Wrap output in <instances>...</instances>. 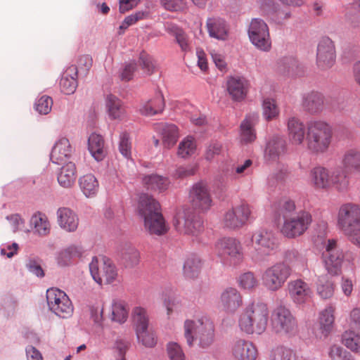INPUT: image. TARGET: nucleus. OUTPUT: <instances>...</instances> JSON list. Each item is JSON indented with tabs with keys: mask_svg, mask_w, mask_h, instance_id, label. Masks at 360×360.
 Segmentation results:
<instances>
[{
	"mask_svg": "<svg viewBox=\"0 0 360 360\" xmlns=\"http://www.w3.org/2000/svg\"><path fill=\"white\" fill-rule=\"evenodd\" d=\"M327 233V221L319 220L316 227V250L321 254V259L328 273L337 276L342 271L344 254L338 248L337 240L328 238Z\"/></svg>",
	"mask_w": 360,
	"mask_h": 360,
	"instance_id": "nucleus-1",
	"label": "nucleus"
},
{
	"mask_svg": "<svg viewBox=\"0 0 360 360\" xmlns=\"http://www.w3.org/2000/svg\"><path fill=\"white\" fill-rule=\"evenodd\" d=\"M269 313L266 303L261 300H254L248 303L240 314L238 326L243 332L248 335H261L267 328Z\"/></svg>",
	"mask_w": 360,
	"mask_h": 360,
	"instance_id": "nucleus-2",
	"label": "nucleus"
},
{
	"mask_svg": "<svg viewBox=\"0 0 360 360\" xmlns=\"http://www.w3.org/2000/svg\"><path fill=\"white\" fill-rule=\"evenodd\" d=\"M159 202L148 194L139 197L138 212L143 219L144 227L150 233L157 236L165 234L169 227L161 214Z\"/></svg>",
	"mask_w": 360,
	"mask_h": 360,
	"instance_id": "nucleus-3",
	"label": "nucleus"
},
{
	"mask_svg": "<svg viewBox=\"0 0 360 360\" xmlns=\"http://www.w3.org/2000/svg\"><path fill=\"white\" fill-rule=\"evenodd\" d=\"M184 335L188 346L193 345L195 340L202 348L210 347L214 341V325L207 316L195 320L186 319L184 323Z\"/></svg>",
	"mask_w": 360,
	"mask_h": 360,
	"instance_id": "nucleus-4",
	"label": "nucleus"
},
{
	"mask_svg": "<svg viewBox=\"0 0 360 360\" xmlns=\"http://www.w3.org/2000/svg\"><path fill=\"white\" fill-rule=\"evenodd\" d=\"M270 329L278 337L290 338L297 335L298 324L290 310L285 306L280 305L272 311Z\"/></svg>",
	"mask_w": 360,
	"mask_h": 360,
	"instance_id": "nucleus-5",
	"label": "nucleus"
},
{
	"mask_svg": "<svg viewBox=\"0 0 360 360\" xmlns=\"http://www.w3.org/2000/svg\"><path fill=\"white\" fill-rule=\"evenodd\" d=\"M251 243L254 247L251 257L255 262L264 260L278 248V240L275 233L266 229L254 231L251 236Z\"/></svg>",
	"mask_w": 360,
	"mask_h": 360,
	"instance_id": "nucleus-6",
	"label": "nucleus"
},
{
	"mask_svg": "<svg viewBox=\"0 0 360 360\" xmlns=\"http://www.w3.org/2000/svg\"><path fill=\"white\" fill-rule=\"evenodd\" d=\"M290 274L291 269L288 264L277 262L264 271L262 283L268 290L276 292L283 287Z\"/></svg>",
	"mask_w": 360,
	"mask_h": 360,
	"instance_id": "nucleus-7",
	"label": "nucleus"
},
{
	"mask_svg": "<svg viewBox=\"0 0 360 360\" xmlns=\"http://www.w3.org/2000/svg\"><path fill=\"white\" fill-rule=\"evenodd\" d=\"M94 280L100 285L114 282L117 278V270L112 262L105 257H94L89 264Z\"/></svg>",
	"mask_w": 360,
	"mask_h": 360,
	"instance_id": "nucleus-8",
	"label": "nucleus"
},
{
	"mask_svg": "<svg viewBox=\"0 0 360 360\" xmlns=\"http://www.w3.org/2000/svg\"><path fill=\"white\" fill-rule=\"evenodd\" d=\"M335 186L339 191L347 190L349 180L345 172H331L324 167H316V189H328Z\"/></svg>",
	"mask_w": 360,
	"mask_h": 360,
	"instance_id": "nucleus-9",
	"label": "nucleus"
},
{
	"mask_svg": "<svg viewBox=\"0 0 360 360\" xmlns=\"http://www.w3.org/2000/svg\"><path fill=\"white\" fill-rule=\"evenodd\" d=\"M46 300L50 310L58 316L67 319L72 316L73 306L65 292L58 288H50L46 291Z\"/></svg>",
	"mask_w": 360,
	"mask_h": 360,
	"instance_id": "nucleus-10",
	"label": "nucleus"
},
{
	"mask_svg": "<svg viewBox=\"0 0 360 360\" xmlns=\"http://www.w3.org/2000/svg\"><path fill=\"white\" fill-rule=\"evenodd\" d=\"M248 37L251 43L262 51H269L271 48V40L267 24L259 18L252 20L248 28Z\"/></svg>",
	"mask_w": 360,
	"mask_h": 360,
	"instance_id": "nucleus-11",
	"label": "nucleus"
},
{
	"mask_svg": "<svg viewBox=\"0 0 360 360\" xmlns=\"http://www.w3.org/2000/svg\"><path fill=\"white\" fill-rule=\"evenodd\" d=\"M311 222V216L307 212H300L293 216L284 214V222L281 229L282 233L293 238L302 235Z\"/></svg>",
	"mask_w": 360,
	"mask_h": 360,
	"instance_id": "nucleus-12",
	"label": "nucleus"
},
{
	"mask_svg": "<svg viewBox=\"0 0 360 360\" xmlns=\"http://www.w3.org/2000/svg\"><path fill=\"white\" fill-rule=\"evenodd\" d=\"M215 251L218 256L229 259L234 265L240 264L244 259L242 245L239 240L234 238H223L215 245Z\"/></svg>",
	"mask_w": 360,
	"mask_h": 360,
	"instance_id": "nucleus-13",
	"label": "nucleus"
},
{
	"mask_svg": "<svg viewBox=\"0 0 360 360\" xmlns=\"http://www.w3.org/2000/svg\"><path fill=\"white\" fill-rule=\"evenodd\" d=\"M338 226L343 233L360 226V206L348 202L342 205L338 213Z\"/></svg>",
	"mask_w": 360,
	"mask_h": 360,
	"instance_id": "nucleus-14",
	"label": "nucleus"
},
{
	"mask_svg": "<svg viewBox=\"0 0 360 360\" xmlns=\"http://www.w3.org/2000/svg\"><path fill=\"white\" fill-rule=\"evenodd\" d=\"M251 214L252 210L250 205L241 202L224 214L223 225L231 230L240 229L250 219Z\"/></svg>",
	"mask_w": 360,
	"mask_h": 360,
	"instance_id": "nucleus-15",
	"label": "nucleus"
},
{
	"mask_svg": "<svg viewBox=\"0 0 360 360\" xmlns=\"http://www.w3.org/2000/svg\"><path fill=\"white\" fill-rule=\"evenodd\" d=\"M336 61V51L333 41L328 37L320 39L316 47V67L326 70L330 69Z\"/></svg>",
	"mask_w": 360,
	"mask_h": 360,
	"instance_id": "nucleus-16",
	"label": "nucleus"
},
{
	"mask_svg": "<svg viewBox=\"0 0 360 360\" xmlns=\"http://www.w3.org/2000/svg\"><path fill=\"white\" fill-rule=\"evenodd\" d=\"M194 213L190 209L179 211L174 219V226L180 233L197 236L202 230V223L194 219Z\"/></svg>",
	"mask_w": 360,
	"mask_h": 360,
	"instance_id": "nucleus-17",
	"label": "nucleus"
},
{
	"mask_svg": "<svg viewBox=\"0 0 360 360\" xmlns=\"http://www.w3.org/2000/svg\"><path fill=\"white\" fill-rule=\"evenodd\" d=\"M190 198L195 209L207 211L212 206V198L205 183L198 182L194 184L190 191Z\"/></svg>",
	"mask_w": 360,
	"mask_h": 360,
	"instance_id": "nucleus-18",
	"label": "nucleus"
},
{
	"mask_svg": "<svg viewBox=\"0 0 360 360\" xmlns=\"http://www.w3.org/2000/svg\"><path fill=\"white\" fill-rule=\"evenodd\" d=\"M242 304V295L236 288L228 287L221 292L219 306L226 313L234 314Z\"/></svg>",
	"mask_w": 360,
	"mask_h": 360,
	"instance_id": "nucleus-19",
	"label": "nucleus"
},
{
	"mask_svg": "<svg viewBox=\"0 0 360 360\" xmlns=\"http://www.w3.org/2000/svg\"><path fill=\"white\" fill-rule=\"evenodd\" d=\"M288 294L292 302L297 304H303L311 300L313 291L306 282L296 279L288 283Z\"/></svg>",
	"mask_w": 360,
	"mask_h": 360,
	"instance_id": "nucleus-20",
	"label": "nucleus"
},
{
	"mask_svg": "<svg viewBox=\"0 0 360 360\" xmlns=\"http://www.w3.org/2000/svg\"><path fill=\"white\" fill-rule=\"evenodd\" d=\"M231 353L236 360H256L258 356L256 346L243 339L237 340L233 343Z\"/></svg>",
	"mask_w": 360,
	"mask_h": 360,
	"instance_id": "nucleus-21",
	"label": "nucleus"
},
{
	"mask_svg": "<svg viewBox=\"0 0 360 360\" xmlns=\"http://www.w3.org/2000/svg\"><path fill=\"white\" fill-rule=\"evenodd\" d=\"M259 116L257 113L246 115L240 125V141L243 144L253 142L256 139V132L254 128L257 122Z\"/></svg>",
	"mask_w": 360,
	"mask_h": 360,
	"instance_id": "nucleus-22",
	"label": "nucleus"
},
{
	"mask_svg": "<svg viewBox=\"0 0 360 360\" xmlns=\"http://www.w3.org/2000/svg\"><path fill=\"white\" fill-rule=\"evenodd\" d=\"M287 151L285 140L278 136H274L267 142L265 150L264 158L267 161H274L284 155Z\"/></svg>",
	"mask_w": 360,
	"mask_h": 360,
	"instance_id": "nucleus-23",
	"label": "nucleus"
},
{
	"mask_svg": "<svg viewBox=\"0 0 360 360\" xmlns=\"http://www.w3.org/2000/svg\"><path fill=\"white\" fill-rule=\"evenodd\" d=\"M332 129L325 122H316V153H325L332 140Z\"/></svg>",
	"mask_w": 360,
	"mask_h": 360,
	"instance_id": "nucleus-24",
	"label": "nucleus"
},
{
	"mask_svg": "<svg viewBox=\"0 0 360 360\" xmlns=\"http://www.w3.org/2000/svg\"><path fill=\"white\" fill-rule=\"evenodd\" d=\"M142 184L147 190L162 193L169 188L170 181L167 176L150 174L142 177Z\"/></svg>",
	"mask_w": 360,
	"mask_h": 360,
	"instance_id": "nucleus-25",
	"label": "nucleus"
},
{
	"mask_svg": "<svg viewBox=\"0 0 360 360\" xmlns=\"http://www.w3.org/2000/svg\"><path fill=\"white\" fill-rule=\"evenodd\" d=\"M58 223L60 228L68 232H74L79 225L77 215L68 207L58 209L57 212Z\"/></svg>",
	"mask_w": 360,
	"mask_h": 360,
	"instance_id": "nucleus-26",
	"label": "nucleus"
},
{
	"mask_svg": "<svg viewBox=\"0 0 360 360\" xmlns=\"http://www.w3.org/2000/svg\"><path fill=\"white\" fill-rule=\"evenodd\" d=\"M206 27L209 35L219 40H226L229 35V27L226 21L220 18H210Z\"/></svg>",
	"mask_w": 360,
	"mask_h": 360,
	"instance_id": "nucleus-27",
	"label": "nucleus"
},
{
	"mask_svg": "<svg viewBox=\"0 0 360 360\" xmlns=\"http://www.w3.org/2000/svg\"><path fill=\"white\" fill-rule=\"evenodd\" d=\"M72 149L66 138L59 139L53 147L51 160L53 163L60 164L67 160L72 155Z\"/></svg>",
	"mask_w": 360,
	"mask_h": 360,
	"instance_id": "nucleus-28",
	"label": "nucleus"
},
{
	"mask_svg": "<svg viewBox=\"0 0 360 360\" xmlns=\"http://www.w3.org/2000/svg\"><path fill=\"white\" fill-rule=\"evenodd\" d=\"M227 90L232 99L241 101L247 95L248 82L242 77H231L227 82Z\"/></svg>",
	"mask_w": 360,
	"mask_h": 360,
	"instance_id": "nucleus-29",
	"label": "nucleus"
},
{
	"mask_svg": "<svg viewBox=\"0 0 360 360\" xmlns=\"http://www.w3.org/2000/svg\"><path fill=\"white\" fill-rule=\"evenodd\" d=\"M78 70L76 65L68 67L60 81V88L62 92L70 95L73 94L77 87Z\"/></svg>",
	"mask_w": 360,
	"mask_h": 360,
	"instance_id": "nucleus-30",
	"label": "nucleus"
},
{
	"mask_svg": "<svg viewBox=\"0 0 360 360\" xmlns=\"http://www.w3.org/2000/svg\"><path fill=\"white\" fill-rule=\"evenodd\" d=\"M105 108L111 120H122L126 115L123 102L111 94H108L105 97Z\"/></svg>",
	"mask_w": 360,
	"mask_h": 360,
	"instance_id": "nucleus-31",
	"label": "nucleus"
},
{
	"mask_svg": "<svg viewBox=\"0 0 360 360\" xmlns=\"http://www.w3.org/2000/svg\"><path fill=\"white\" fill-rule=\"evenodd\" d=\"M165 108V99L162 94L158 93L155 96L143 102L139 111L146 116H153L161 113Z\"/></svg>",
	"mask_w": 360,
	"mask_h": 360,
	"instance_id": "nucleus-32",
	"label": "nucleus"
},
{
	"mask_svg": "<svg viewBox=\"0 0 360 360\" xmlns=\"http://www.w3.org/2000/svg\"><path fill=\"white\" fill-rule=\"evenodd\" d=\"M203 261L196 255H189L184 262L183 274L188 279H195L199 276L203 267Z\"/></svg>",
	"mask_w": 360,
	"mask_h": 360,
	"instance_id": "nucleus-33",
	"label": "nucleus"
},
{
	"mask_svg": "<svg viewBox=\"0 0 360 360\" xmlns=\"http://www.w3.org/2000/svg\"><path fill=\"white\" fill-rule=\"evenodd\" d=\"M155 129L162 132L163 143L165 147L169 148L176 143L179 138V132L176 125L157 123L155 124Z\"/></svg>",
	"mask_w": 360,
	"mask_h": 360,
	"instance_id": "nucleus-34",
	"label": "nucleus"
},
{
	"mask_svg": "<svg viewBox=\"0 0 360 360\" xmlns=\"http://www.w3.org/2000/svg\"><path fill=\"white\" fill-rule=\"evenodd\" d=\"M76 178V166L73 162H69L60 168L57 179L58 184L62 187L68 188L75 184Z\"/></svg>",
	"mask_w": 360,
	"mask_h": 360,
	"instance_id": "nucleus-35",
	"label": "nucleus"
},
{
	"mask_svg": "<svg viewBox=\"0 0 360 360\" xmlns=\"http://www.w3.org/2000/svg\"><path fill=\"white\" fill-rule=\"evenodd\" d=\"M334 311L335 308L328 306L320 313L319 330L324 338L328 337L333 330L335 321Z\"/></svg>",
	"mask_w": 360,
	"mask_h": 360,
	"instance_id": "nucleus-36",
	"label": "nucleus"
},
{
	"mask_svg": "<svg viewBox=\"0 0 360 360\" xmlns=\"http://www.w3.org/2000/svg\"><path fill=\"white\" fill-rule=\"evenodd\" d=\"M288 130L290 140L292 144L297 145L302 143L305 131L304 124L299 120L295 117L289 119Z\"/></svg>",
	"mask_w": 360,
	"mask_h": 360,
	"instance_id": "nucleus-37",
	"label": "nucleus"
},
{
	"mask_svg": "<svg viewBox=\"0 0 360 360\" xmlns=\"http://www.w3.org/2000/svg\"><path fill=\"white\" fill-rule=\"evenodd\" d=\"M79 185L81 191L87 198L96 195L98 191V181L95 176L91 174L81 176L79 179Z\"/></svg>",
	"mask_w": 360,
	"mask_h": 360,
	"instance_id": "nucleus-38",
	"label": "nucleus"
},
{
	"mask_svg": "<svg viewBox=\"0 0 360 360\" xmlns=\"http://www.w3.org/2000/svg\"><path fill=\"white\" fill-rule=\"evenodd\" d=\"M342 164L346 171L360 172V150L357 148L347 150L342 156Z\"/></svg>",
	"mask_w": 360,
	"mask_h": 360,
	"instance_id": "nucleus-39",
	"label": "nucleus"
},
{
	"mask_svg": "<svg viewBox=\"0 0 360 360\" xmlns=\"http://www.w3.org/2000/svg\"><path fill=\"white\" fill-rule=\"evenodd\" d=\"M88 148L97 161L103 160L105 157L104 141L101 135L95 133L90 135L88 139Z\"/></svg>",
	"mask_w": 360,
	"mask_h": 360,
	"instance_id": "nucleus-40",
	"label": "nucleus"
},
{
	"mask_svg": "<svg viewBox=\"0 0 360 360\" xmlns=\"http://www.w3.org/2000/svg\"><path fill=\"white\" fill-rule=\"evenodd\" d=\"M83 250L81 246L71 245L61 250L58 256V263L60 266H67L71 263L75 258L80 257L82 255Z\"/></svg>",
	"mask_w": 360,
	"mask_h": 360,
	"instance_id": "nucleus-41",
	"label": "nucleus"
},
{
	"mask_svg": "<svg viewBox=\"0 0 360 360\" xmlns=\"http://www.w3.org/2000/svg\"><path fill=\"white\" fill-rule=\"evenodd\" d=\"M342 343L352 352L360 355V335L354 331L345 330L342 335Z\"/></svg>",
	"mask_w": 360,
	"mask_h": 360,
	"instance_id": "nucleus-42",
	"label": "nucleus"
},
{
	"mask_svg": "<svg viewBox=\"0 0 360 360\" xmlns=\"http://www.w3.org/2000/svg\"><path fill=\"white\" fill-rule=\"evenodd\" d=\"M34 231L40 236H46L50 232V224L47 217L41 212L34 214L30 220Z\"/></svg>",
	"mask_w": 360,
	"mask_h": 360,
	"instance_id": "nucleus-43",
	"label": "nucleus"
},
{
	"mask_svg": "<svg viewBox=\"0 0 360 360\" xmlns=\"http://www.w3.org/2000/svg\"><path fill=\"white\" fill-rule=\"evenodd\" d=\"M133 322L136 332L148 328L149 317L147 310L141 307H136L132 311Z\"/></svg>",
	"mask_w": 360,
	"mask_h": 360,
	"instance_id": "nucleus-44",
	"label": "nucleus"
},
{
	"mask_svg": "<svg viewBox=\"0 0 360 360\" xmlns=\"http://www.w3.org/2000/svg\"><path fill=\"white\" fill-rule=\"evenodd\" d=\"M129 314L127 304L122 300H114L112 304V320L118 323L126 321Z\"/></svg>",
	"mask_w": 360,
	"mask_h": 360,
	"instance_id": "nucleus-45",
	"label": "nucleus"
},
{
	"mask_svg": "<svg viewBox=\"0 0 360 360\" xmlns=\"http://www.w3.org/2000/svg\"><path fill=\"white\" fill-rule=\"evenodd\" d=\"M269 360H296L294 352L284 346L274 347L269 354Z\"/></svg>",
	"mask_w": 360,
	"mask_h": 360,
	"instance_id": "nucleus-46",
	"label": "nucleus"
},
{
	"mask_svg": "<svg viewBox=\"0 0 360 360\" xmlns=\"http://www.w3.org/2000/svg\"><path fill=\"white\" fill-rule=\"evenodd\" d=\"M140 253L135 248H129L122 254V262L127 268H132L139 264Z\"/></svg>",
	"mask_w": 360,
	"mask_h": 360,
	"instance_id": "nucleus-47",
	"label": "nucleus"
},
{
	"mask_svg": "<svg viewBox=\"0 0 360 360\" xmlns=\"http://www.w3.org/2000/svg\"><path fill=\"white\" fill-rule=\"evenodd\" d=\"M238 285L244 290H251L258 285V280L254 273L248 271L239 276Z\"/></svg>",
	"mask_w": 360,
	"mask_h": 360,
	"instance_id": "nucleus-48",
	"label": "nucleus"
},
{
	"mask_svg": "<svg viewBox=\"0 0 360 360\" xmlns=\"http://www.w3.org/2000/svg\"><path fill=\"white\" fill-rule=\"evenodd\" d=\"M195 148L194 139L191 136H187L179 143L178 155L182 158H186L194 153Z\"/></svg>",
	"mask_w": 360,
	"mask_h": 360,
	"instance_id": "nucleus-49",
	"label": "nucleus"
},
{
	"mask_svg": "<svg viewBox=\"0 0 360 360\" xmlns=\"http://www.w3.org/2000/svg\"><path fill=\"white\" fill-rule=\"evenodd\" d=\"M328 355L332 360H355L349 352L338 345L330 347Z\"/></svg>",
	"mask_w": 360,
	"mask_h": 360,
	"instance_id": "nucleus-50",
	"label": "nucleus"
},
{
	"mask_svg": "<svg viewBox=\"0 0 360 360\" xmlns=\"http://www.w3.org/2000/svg\"><path fill=\"white\" fill-rule=\"evenodd\" d=\"M263 115L267 121H270L276 118L278 114L279 110L276 103L274 99L266 98L263 101Z\"/></svg>",
	"mask_w": 360,
	"mask_h": 360,
	"instance_id": "nucleus-51",
	"label": "nucleus"
},
{
	"mask_svg": "<svg viewBox=\"0 0 360 360\" xmlns=\"http://www.w3.org/2000/svg\"><path fill=\"white\" fill-rule=\"evenodd\" d=\"M139 341L146 347H153L157 343L155 335L149 328L136 331Z\"/></svg>",
	"mask_w": 360,
	"mask_h": 360,
	"instance_id": "nucleus-52",
	"label": "nucleus"
},
{
	"mask_svg": "<svg viewBox=\"0 0 360 360\" xmlns=\"http://www.w3.org/2000/svg\"><path fill=\"white\" fill-rule=\"evenodd\" d=\"M316 291L323 299H328L332 297L333 294V283L328 277L320 278Z\"/></svg>",
	"mask_w": 360,
	"mask_h": 360,
	"instance_id": "nucleus-53",
	"label": "nucleus"
},
{
	"mask_svg": "<svg viewBox=\"0 0 360 360\" xmlns=\"http://www.w3.org/2000/svg\"><path fill=\"white\" fill-rule=\"evenodd\" d=\"M172 35L175 37L176 41L179 45L183 51H188L190 50L188 37L186 33L180 28L173 26L171 29Z\"/></svg>",
	"mask_w": 360,
	"mask_h": 360,
	"instance_id": "nucleus-54",
	"label": "nucleus"
},
{
	"mask_svg": "<svg viewBox=\"0 0 360 360\" xmlns=\"http://www.w3.org/2000/svg\"><path fill=\"white\" fill-rule=\"evenodd\" d=\"M52 105V98L50 96L44 95L36 101L35 109L41 115H47L51 112Z\"/></svg>",
	"mask_w": 360,
	"mask_h": 360,
	"instance_id": "nucleus-55",
	"label": "nucleus"
},
{
	"mask_svg": "<svg viewBox=\"0 0 360 360\" xmlns=\"http://www.w3.org/2000/svg\"><path fill=\"white\" fill-rule=\"evenodd\" d=\"M160 2L169 11L182 12L187 9L186 0H160Z\"/></svg>",
	"mask_w": 360,
	"mask_h": 360,
	"instance_id": "nucleus-56",
	"label": "nucleus"
},
{
	"mask_svg": "<svg viewBox=\"0 0 360 360\" xmlns=\"http://www.w3.org/2000/svg\"><path fill=\"white\" fill-rule=\"evenodd\" d=\"M170 360H185L184 353L181 346L176 342H169L167 346Z\"/></svg>",
	"mask_w": 360,
	"mask_h": 360,
	"instance_id": "nucleus-57",
	"label": "nucleus"
},
{
	"mask_svg": "<svg viewBox=\"0 0 360 360\" xmlns=\"http://www.w3.org/2000/svg\"><path fill=\"white\" fill-rule=\"evenodd\" d=\"M93 60L89 55H84L79 58L77 60V70L81 73L86 75L92 66Z\"/></svg>",
	"mask_w": 360,
	"mask_h": 360,
	"instance_id": "nucleus-58",
	"label": "nucleus"
},
{
	"mask_svg": "<svg viewBox=\"0 0 360 360\" xmlns=\"http://www.w3.org/2000/svg\"><path fill=\"white\" fill-rule=\"evenodd\" d=\"M139 63L148 74L153 73L155 65L153 58L147 53L143 51L140 53Z\"/></svg>",
	"mask_w": 360,
	"mask_h": 360,
	"instance_id": "nucleus-59",
	"label": "nucleus"
},
{
	"mask_svg": "<svg viewBox=\"0 0 360 360\" xmlns=\"http://www.w3.org/2000/svg\"><path fill=\"white\" fill-rule=\"evenodd\" d=\"M222 150V145L218 142H213L210 143L205 153V158L207 160H212L216 155H219Z\"/></svg>",
	"mask_w": 360,
	"mask_h": 360,
	"instance_id": "nucleus-60",
	"label": "nucleus"
},
{
	"mask_svg": "<svg viewBox=\"0 0 360 360\" xmlns=\"http://www.w3.org/2000/svg\"><path fill=\"white\" fill-rule=\"evenodd\" d=\"M136 70V64L135 63H129L125 65L122 70L120 77L121 80L128 82L133 78L134 73Z\"/></svg>",
	"mask_w": 360,
	"mask_h": 360,
	"instance_id": "nucleus-61",
	"label": "nucleus"
},
{
	"mask_svg": "<svg viewBox=\"0 0 360 360\" xmlns=\"http://www.w3.org/2000/svg\"><path fill=\"white\" fill-rule=\"evenodd\" d=\"M120 151L126 158L129 157L131 154V143L129 141V134L127 133H123L121 135Z\"/></svg>",
	"mask_w": 360,
	"mask_h": 360,
	"instance_id": "nucleus-62",
	"label": "nucleus"
},
{
	"mask_svg": "<svg viewBox=\"0 0 360 360\" xmlns=\"http://www.w3.org/2000/svg\"><path fill=\"white\" fill-rule=\"evenodd\" d=\"M295 210V202L291 200H285L280 202L279 214L284 218L285 216H293L291 213Z\"/></svg>",
	"mask_w": 360,
	"mask_h": 360,
	"instance_id": "nucleus-63",
	"label": "nucleus"
},
{
	"mask_svg": "<svg viewBox=\"0 0 360 360\" xmlns=\"http://www.w3.org/2000/svg\"><path fill=\"white\" fill-rule=\"evenodd\" d=\"M331 98L322 94H316V112L328 109L331 105Z\"/></svg>",
	"mask_w": 360,
	"mask_h": 360,
	"instance_id": "nucleus-64",
	"label": "nucleus"
}]
</instances>
